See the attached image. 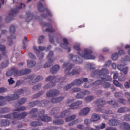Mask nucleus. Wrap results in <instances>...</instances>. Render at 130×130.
I'll use <instances>...</instances> for the list:
<instances>
[{"label":"nucleus","instance_id":"1","mask_svg":"<svg viewBox=\"0 0 130 130\" xmlns=\"http://www.w3.org/2000/svg\"><path fill=\"white\" fill-rule=\"evenodd\" d=\"M62 68L65 69L64 73L66 75L69 76H75L76 75H79L80 73L82 72V68L80 66H76L75 67V64L70 63V62H64L62 64ZM74 68L72 70V69ZM72 71L71 72V71Z\"/></svg>","mask_w":130,"mask_h":130},{"label":"nucleus","instance_id":"2","mask_svg":"<svg viewBox=\"0 0 130 130\" xmlns=\"http://www.w3.org/2000/svg\"><path fill=\"white\" fill-rule=\"evenodd\" d=\"M109 74V71H108V70L107 69L103 68L101 70H95L94 71H93L91 73V76L92 77V78H94V77H96V78H100L101 80L103 82H111L112 81V78H111V77L109 75L106 76V78L102 77L104 76H105V75H107Z\"/></svg>","mask_w":130,"mask_h":130},{"label":"nucleus","instance_id":"3","mask_svg":"<svg viewBox=\"0 0 130 130\" xmlns=\"http://www.w3.org/2000/svg\"><path fill=\"white\" fill-rule=\"evenodd\" d=\"M80 47V45L79 44L74 46V49L77 50L79 55L81 56V57H83V58H85V59H94V58H95V56L91 55L92 51L88 49H85L84 50V53H80L81 49Z\"/></svg>","mask_w":130,"mask_h":130},{"label":"nucleus","instance_id":"4","mask_svg":"<svg viewBox=\"0 0 130 130\" xmlns=\"http://www.w3.org/2000/svg\"><path fill=\"white\" fill-rule=\"evenodd\" d=\"M23 8H25V4H21L20 7H18L16 9H12L11 13H9L8 16H7L5 19L6 22L10 23V22L13 21L14 15L18 14V13H19V10H21V9Z\"/></svg>","mask_w":130,"mask_h":130},{"label":"nucleus","instance_id":"5","mask_svg":"<svg viewBox=\"0 0 130 130\" xmlns=\"http://www.w3.org/2000/svg\"><path fill=\"white\" fill-rule=\"evenodd\" d=\"M89 80L87 78H79L74 80L72 82V84L74 87H80L82 84H84V82H88Z\"/></svg>","mask_w":130,"mask_h":130},{"label":"nucleus","instance_id":"6","mask_svg":"<svg viewBox=\"0 0 130 130\" xmlns=\"http://www.w3.org/2000/svg\"><path fill=\"white\" fill-rule=\"evenodd\" d=\"M69 58L71 59L73 62L75 63V64H82V63H83V59L78 55L70 54L69 55Z\"/></svg>","mask_w":130,"mask_h":130},{"label":"nucleus","instance_id":"7","mask_svg":"<svg viewBox=\"0 0 130 130\" xmlns=\"http://www.w3.org/2000/svg\"><path fill=\"white\" fill-rule=\"evenodd\" d=\"M49 80H52L51 83H53L54 82V83L55 84V83H58V82L63 83L66 79L63 77L49 76L48 77H46V81H48Z\"/></svg>","mask_w":130,"mask_h":130},{"label":"nucleus","instance_id":"8","mask_svg":"<svg viewBox=\"0 0 130 130\" xmlns=\"http://www.w3.org/2000/svg\"><path fill=\"white\" fill-rule=\"evenodd\" d=\"M60 92L59 90L56 89H51L49 90L46 93V97L49 98H53V97H56L58 96Z\"/></svg>","mask_w":130,"mask_h":130},{"label":"nucleus","instance_id":"9","mask_svg":"<svg viewBox=\"0 0 130 130\" xmlns=\"http://www.w3.org/2000/svg\"><path fill=\"white\" fill-rule=\"evenodd\" d=\"M1 117L3 118H10V119H15V118H18V119H19V113L18 112H13L2 115Z\"/></svg>","mask_w":130,"mask_h":130},{"label":"nucleus","instance_id":"10","mask_svg":"<svg viewBox=\"0 0 130 130\" xmlns=\"http://www.w3.org/2000/svg\"><path fill=\"white\" fill-rule=\"evenodd\" d=\"M90 92L89 90H84L83 91H80L77 93L75 96V98H76V99H83L85 96L90 95Z\"/></svg>","mask_w":130,"mask_h":130},{"label":"nucleus","instance_id":"11","mask_svg":"<svg viewBox=\"0 0 130 130\" xmlns=\"http://www.w3.org/2000/svg\"><path fill=\"white\" fill-rule=\"evenodd\" d=\"M37 7L39 12H44V11H46L47 14H48V16H50V17L52 16V14H51L50 11L48 10L47 8L44 9L43 8V5L42 4V3H41V2H39L38 3Z\"/></svg>","mask_w":130,"mask_h":130},{"label":"nucleus","instance_id":"12","mask_svg":"<svg viewBox=\"0 0 130 130\" xmlns=\"http://www.w3.org/2000/svg\"><path fill=\"white\" fill-rule=\"evenodd\" d=\"M20 96L18 94H17L16 93L11 94L9 95L5 96V101H8L10 102V101H12L13 100H17V99H19Z\"/></svg>","mask_w":130,"mask_h":130},{"label":"nucleus","instance_id":"13","mask_svg":"<svg viewBox=\"0 0 130 130\" xmlns=\"http://www.w3.org/2000/svg\"><path fill=\"white\" fill-rule=\"evenodd\" d=\"M41 26L49 27L46 29V32H49V33H53V32H55V29L52 28V25H51V24L50 23H47L46 22H43L41 23Z\"/></svg>","mask_w":130,"mask_h":130},{"label":"nucleus","instance_id":"14","mask_svg":"<svg viewBox=\"0 0 130 130\" xmlns=\"http://www.w3.org/2000/svg\"><path fill=\"white\" fill-rule=\"evenodd\" d=\"M37 120H39V121H45V122H48L49 121H51V120H52V118L50 116H48L47 115H39Z\"/></svg>","mask_w":130,"mask_h":130},{"label":"nucleus","instance_id":"15","mask_svg":"<svg viewBox=\"0 0 130 130\" xmlns=\"http://www.w3.org/2000/svg\"><path fill=\"white\" fill-rule=\"evenodd\" d=\"M63 43L60 44V46L63 49H68V52H71V48L69 47V41H68V39L66 38L63 39Z\"/></svg>","mask_w":130,"mask_h":130},{"label":"nucleus","instance_id":"16","mask_svg":"<svg viewBox=\"0 0 130 130\" xmlns=\"http://www.w3.org/2000/svg\"><path fill=\"white\" fill-rule=\"evenodd\" d=\"M94 103L96 104L98 108H100V107H103L104 105H105V104H106V101L102 100V99L101 98H100L96 99L94 101Z\"/></svg>","mask_w":130,"mask_h":130},{"label":"nucleus","instance_id":"17","mask_svg":"<svg viewBox=\"0 0 130 130\" xmlns=\"http://www.w3.org/2000/svg\"><path fill=\"white\" fill-rule=\"evenodd\" d=\"M13 75H14L15 76H19V71H18V69H12L11 70H9L6 73L7 77H11V76H13Z\"/></svg>","mask_w":130,"mask_h":130},{"label":"nucleus","instance_id":"18","mask_svg":"<svg viewBox=\"0 0 130 130\" xmlns=\"http://www.w3.org/2000/svg\"><path fill=\"white\" fill-rule=\"evenodd\" d=\"M45 81L46 82H50V83H48L43 87L44 90H48V89H50V88H53V87H55V83L54 82H51V79H49V80L46 81V78Z\"/></svg>","mask_w":130,"mask_h":130},{"label":"nucleus","instance_id":"19","mask_svg":"<svg viewBox=\"0 0 130 130\" xmlns=\"http://www.w3.org/2000/svg\"><path fill=\"white\" fill-rule=\"evenodd\" d=\"M90 112V108H84L82 109L79 113V115L80 116H86L88 115V114Z\"/></svg>","mask_w":130,"mask_h":130},{"label":"nucleus","instance_id":"20","mask_svg":"<svg viewBox=\"0 0 130 130\" xmlns=\"http://www.w3.org/2000/svg\"><path fill=\"white\" fill-rule=\"evenodd\" d=\"M120 123V121L116 119H111L109 121V124L111 126H116Z\"/></svg>","mask_w":130,"mask_h":130},{"label":"nucleus","instance_id":"21","mask_svg":"<svg viewBox=\"0 0 130 130\" xmlns=\"http://www.w3.org/2000/svg\"><path fill=\"white\" fill-rule=\"evenodd\" d=\"M42 80H43V77L42 76L38 75L36 78L31 81V83L29 82V84L32 86L33 85H35V84H37L38 82L42 81Z\"/></svg>","mask_w":130,"mask_h":130},{"label":"nucleus","instance_id":"22","mask_svg":"<svg viewBox=\"0 0 130 130\" xmlns=\"http://www.w3.org/2000/svg\"><path fill=\"white\" fill-rule=\"evenodd\" d=\"M59 110H60L59 107H54L50 111V114L51 115H55V117L56 118V117L55 116H58L56 115L59 113Z\"/></svg>","mask_w":130,"mask_h":130},{"label":"nucleus","instance_id":"23","mask_svg":"<svg viewBox=\"0 0 130 130\" xmlns=\"http://www.w3.org/2000/svg\"><path fill=\"white\" fill-rule=\"evenodd\" d=\"M82 103L83 102L82 101H77L70 105L69 107L71 109H76V108H77V106L82 105Z\"/></svg>","mask_w":130,"mask_h":130},{"label":"nucleus","instance_id":"24","mask_svg":"<svg viewBox=\"0 0 130 130\" xmlns=\"http://www.w3.org/2000/svg\"><path fill=\"white\" fill-rule=\"evenodd\" d=\"M64 99V96H59L56 98H54L51 99V103L53 104L55 103H59V102H61L62 100Z\"/></svg>","mask_w":130,"mask_h":130},{"label":"nucleus","instance_id":"25","mask_svg":"<svg viewBox=\"0 0 130 130\" xmlns=\"http://www.w3.org/2000/svg\"><path fill=\"white\" fill-rule=\"evenodd\" d=\"M60 68V67L58 64L54 65L52 67L50 68V72L51 73V74L54 75V74H56V73L58 72V71H59Z\"/></svg>","mask_w":130,"mask_h":130},{"label":"nucleus","instance_id":"26","mask_svg":"<svg viewBox=\"0 0 130 130\" xmlns=\"http://www.w3.org/2000/svg\"><path fill=\"white\" fill-rule=\"evenodd\" d=\"M40 100H36L32 102H30L28 104V108H32V107H35L36 105H38V104H40Z\"/></svg>","mask_w":130,"mask_h":130},{"label":"nucleus","instance_id":"27","mask_svg":"<svg viewBox=\"0 0 130 130\" xmlns=\"http://www.w3.org/2000/svg\"><path fill=\"white\" fill-rule=\"evenodd\" d=\"M71 115V113L69 111H63L60 116H55L56 118H62V117H66Z\"/></svg>","mask_w":130,"mask_h":130},{"label":"nucleus","instance_id":"28","mask_svg":"<svg viewBox=\"0 0 130 130\" xmlns=\"http://www.w3.org/2000/svg\"><path fill=\"white\" fill-rule=\"evenodd\" d=\"M45 93V91L44 90H41L39 92L34 94L31 96L32 99H37L38 98H39L43 95Z\"/></svg>","mask_w":130,"mask_h":130},{"label":"nucleus","instance_id":"29","mask_svg":"<svg viewBox=\"0 0 130 130\" xmlns=\"http://www.w3.org/2000/svg\"><path fill=\"white\" fill-rule=\"evenodd\" d=\"M100 119V115L99 114L93 113L90 119L91 121H98Z\"/></svg>","mask_w":130,"mask_h":130},{"label":"nucleus","instance_id":"30","mask_svg":"<svg viewBox=\"0 0 130 130\" xmlns=\"http://www.w3.org/2000/svg\"><path fill=\"white\" fill-rule=\"evenodd\" d=\"M31 72V70L28 69H24L19 71V76H24V75H28V74H30Z\"/></svg>","mask_w":130,"mask_h":130},{"label":"nucleus","instance_id":"31","mask_svg":"<svg viewBox=\"0 0 130 130\" xmlns=\"http://www.w3.org/2000/svg\"><path fill=\"white\" fill-rule=\"evenodd\" d=\"M27 102V99L25 98H22L18 102L17 104L15 105V107H19V106H21V105H23L24 103Z\"/></svg>","mask_w":130,"mask_h":130},{"label":"nucleus","instance_id":"32","mask_svg":"<svg viewBox=\"0 0 130 130\" xmlns=\"http://www.w3.org/2000/svg\"><path fill=\"white\" fill-rule=\"evenodd\" d=\"M55 60L52 59H48L47 62H46L44 66V68L46 69V68H50L52 64H53V62H54Z\"/></svg>","mask_w":130,"mask_h":130},{"label":"nucleus","instance_id":"33","mask_svg":"<svg viewBox=\"0 0 130 130\" xmlns=\"http://www.w3.org/2000/svg\"><path fill=\"white\" fill-rule=\"evenodd\" d=\"M76 117H77V115L76 114H73L71 116H67L65 118V121H66V122H70V121H72L74 119H76Z\"/></svg>","mask_w":130,"mask_h":130},{"label":"nucleus","instance_id":"34","mask_svg":"<svg viewBox=\"0 0 130 130\" xmlns=\"http://www.w3.org/2000/svg\"><path fill=\"white\" fill-rule=\"evenodd\" d=\"M38 112V109L37 108H32L28 112V114H31L32 117H36V116H37Z\"/></svg>","mask_w":130,"mask_h":130},{"label":"nucleus","instance_id":"35","mask_svg":"<svg viewBox=\"0 0 130 130\" xmlns=\"http://www.w3.org/2000/svg\"><path fill=\"white\" fill-rule=\"evenodd\" d=\"M120 127L121 129L127 130L129 128V124L126 122H122L120 124Z\"/></svg>","mask_w":130,"mask_h":130},{"label":"nucleus","instance_id":"36","mask_svg":"<svg viewBox=\"0 0 130 130\" xmlns=\"http://www.w3.org/2000/svg\"><path fill=\"white\" fill-rule=\"evenodd\" d=\"M0 124L2 126H8L10 125V121L7 119L0 120Z\"/></svg>","mask_w":130,"mask_h":130},{"label":"nucleus","instance_id":"37","mask_svg":"<svg viewBox=\"0 0 130 130\" xmlns=\"http://www.w3.org/2000/svg\"><path fill=\"white\" fill-rule=\"evenodd\" d=\"M107 103L110 105H112L113 108H116L118 106V103L114 100L108 101L107 102Z\"/></svg>","mask_w":130,"mask_h":130},{"label":"nucleus","instance_id":"38","mask_svg":"<svg viewBox=\"0 0 130 130\" xmlns=\"http://www.w3.org/2000/svg\"><path fill=\"white\" fill-rule=\"evenodd\" d=\"M33 19V14L30 12L26 13V17L25 18L26 22H31V20Z\"/></svg>","mask_w":130,"mask_h":130},{"label":"nucleus","instance_id":"39","mask_svg":"<svg viewBox=\"0 0 130 130\" xmlns=\"http://www.w3.org/2000/svg\"><path fill=\"white\" fill-rule=\"evenodd\" d=\"M42 125V123L41 122L39 121H32L30 123V126H33L34 127H36V126H40Z\"/></svg>","mask_w":130,"mask_h":130},{"label":"nucleus","instance_id":"40","mask_svg":"<svg viewBox=\"0 0 130 130\" xmlns=\"http://www.w3.org/2000/svg\"><path fill=\"white\" fill-rule=\"evenodd\" d=\"M53 123L55 125H61L64 123V121L62 119H58L53 121Z\"/></svg>","mask_w":130,"mask_h":130},{"label":"nucleus","instance_id":"41","mask_svg":"<svg viewBox=\"0 0 130 130\" xmlns=\"http://www.w3.org/2000/svg\"><path fill=\"white\" fill-rule=\"evenodd\" d=\"M94 99H95V98L93 95H89V96H86L84 98V101L86 102V103H90V102H91V101H93Z\"/></svg>","mask_w":130,"mask_h":130},{"label":"nucleus","instance_id":"42","mask_svg":"<svg viewBox=\"0 0 130 130\" xmlns=\"http://www.w3.org/2000/svg\"><path fill=\"white\" fill-rule=\"evenodd\" d=\"M11 111V109L10 108H0V113L1 114H4V113H8Z\"/></svg>","mask_w":130,"mask_h":130},{"label":"nucleus","instance_id":"43","mask_svg":"<svg viewBox=\"0 0 130 130\" xmlns=\"http://www.w3.org/2000/svg\"><path fill=\"white\" fill-rule=\"evenodd\" d=\"M27 67L29 68V69H31L36 64V62L33 60H27Z\"/></svg>","mask_w":130,"mask_h":130},{"label":"nucleus","instance_id":"44","mask_svg":"<svg viewBox=\"0 0 130 130\" xmlns=\"http://www.w3.org/2000/svg\"><path fill=\"white\" fill-rule=\"evenodd\" d=\"M85 68L87 70H95V65L93 63H88L86 64Z\"/></svg>","mask_w":130,"mask_h":130},{"label":"nucleus","instance_id":"45","mask_svg":"<svg viewBox=\"0 0 130 130\" xmlns=\"http://www.w3.org/2000/svg\"><path fill=\"white\" fill-rule=\"evenodd\" d=\"M42 87V83H38L34 86H32V89L34 91H38Z\"/></svg>","mask_w":130,"mask_h":130},{"label":"nucleus","instance_id":"46","mask_svg":"<svg viewBox=\"0 0 130 130\" xmlns=\"http://www.w3.org/2000/svg\"><path fill=\"white\" fill-rule=\"evenodd\" d=\"M40 103H41L40 104H41V106H42V107H45V106H47L49 104H50V102H49L48 100H44L42 102L40 101Z\"/></svg>","mask_w":130,"mask_h":130},{"label":"nucleus","instance_id":"47","mask_svg":"<svg viewBox=\"0 0 130 130\" xmlns=\"http://www.w3.org/2000/svg\"><path fill=\"white\" fill-rule=\"evenodd\" d=\"M110 86H111V83L110 82H103L102 84V87L104 89H108L110 88Z\"/></svg>","mask_w":130,"mask_h":130},{"label":"nucleus","instance_id":"48","mask_svg":"<svg viewBox=\"0 0 130 130\" xmlns=\"http://www.w3.org/2000/svg\"><path fill=\"white\" fill-rule=\"evenodd\" d=\"M113 84L114 85V86H116V87H118V88H122V87H123L122 84H121V83H119V82H118V81L116 80H113Z\"/></svg>","mask_w":130,"mask_h":130},{"label":"nucleus","instance_id":"49","mask_svg":"<svg viewBox=\"0 0 130 130\" xmlns=\"http://www.w3.org/2000/svg\"><path fill=\"white\" fill-rule=\"evenodd\" d=\"M12 39H16V36L12 35L8 38V40L9 41V45L11 46L13 44Z\"/></svg>","mask_w":130,"mask_h":130},{"label":"nucleus","instance_id":"50","mask_svg":"<svg viewBox=\"0 0 130 130\" xmlns=\"http://www.w3.org/2000/svg\"><path fill=\"white\" fill-rule=\"evenodd\" d=\"M9 60H7L6 61L3 62L1 64V69H5V68H7L8 66H9Z\"/></svg>","mask_w":130,"mask_h":130},{"label":"nucleus","instance_id":"51","mask_svg":"<svg viewBox=\"0 0 130 130\" xmlns=\"http://www.w3.org/2000/svg\"><path fill=\"white\" fill-rule=\"evenodd\" d=\"M81 91V88L79 87H74L70 90V93H77Z\"/></svg>","mask_w":130,"mask_h":130},{"label":"nucleus","instance_id":"52","mask_svg":"<svg viewBox=\"0 0 130 130\" xmlns=\"http://www.w3.org/2000/svg\"><path fill=\"white\" fill-rule=\"evenodd\" d=\"M6 50V46L4 45H0V51L2 52L3 55H6L7 54V52L5 51Z\"/></svg>","mask_w":130,"mask_h":130},{"label":"nucleus","instance_id":"53","mask_svg":"<svg viewBox=\"0 0 130 130\" xmlns=\"http://www.w3.org/2000/svg\"><path fill=\"white\" fill-rule=\"evenodd\" d=\"M28 115V113L26 112H23L19 113V119H23V118H25V116Z\"/></svg>","mask_w":130,"mask_h":130},{"label":"nucleus","instance_id":"54","mask_svg":"<svg viewBox=\"0 0 130 130\" xmlns=\"http://www.w3.org/2000/svg\"><path fill=\"white\" fill-rule=\"evenodd\" d=\"M22 43L23 45V49H25L26 47H27V43H28V40H27L26 37H24Z\"/></svg>","mask_w":130,"mask_h":130},{"label":"nucleus","instance_id":"55","mask_svg":"<svg viewBox=\"0 0 130 130\" xmlns=\"http://www.w3.org/2000/svg\"><path fill=\"white\" fill-rule=\"evenodd\" d=\"M118 113H124L126 112V107H123L119 108L117 110Z\"/></svg>","mask_w":130,"mask_h":130},{"label":"nucleus","instance_id":"56","mask_svg":"<svg viewBox=\"0 0 130 130\" xmlns=\"http://www.w3.org/2000/svg\"><path fill=\"white\" fill-rule=\"evenodd\" d=\"M72 87H74V85H73V84H72V82L67 85H66L65 87H63L64 91H68V90H70L71 88Z\"/></svg>","mask_w":130,"mask_h":130},{"label":"nucleus","instance_id":"57","mask_svg":"<svg viewBox=\"0 0 130 130\" xmlns=\"http://www.w3.org/2000/svg\"><path fill=\"white\" fill-rule=\"evenodd\" d=\"M9 31L10 33L14 34L16 32V27H15V26L13 25H11L9 28Z\"/></svg>","mask_w":130,"mask_h":130},{"label":"nucleus","instance_id":"58","mask_svg":"<svg viewBox=\"0 0 130 130\" xmlns=\"http://www.w3.org/2000/svg\"><path fill=\"white\" fill-rule=\"evenodd\" d=\"M27 109V107L23 106L21 107H20L19 108H17L15 109V111H24V110H26Z\"/></svg>","mask_w":130,"mask_h":130},{"label":"nucleus","instance_id":"59","mask_svg":"<svg viewBox=\"0 0 130 130\" xmlns=\"http://www.w3.org/2000/svg\"><path fill=\"white\" fill-rule=\"evenodd\" d=\"M121 62V64H119L117 65V68L118 69V70H119V71H121V72L122 71L123 69H124L123 68V66H125V64L123 63V62Z\"/></svg>","mask_w":130,"mask_h":130},{"label":"nucleus","instance_id":"60","mask_svg":"<svg viewBox=\"0 0 130 130\" xmlns=\"http://www.w3.org/2000/svg\"><path fill=\"white\" fill-rule=\"evenodd\" d=\"M130 60V57L128 56H125V59L123 58H121V61L123 62V63H125L124 61H129Z\"/></svg>","mask_w":130,"mask_h":130},{"label":"nucleus","instance_id":"61","mask_svg":"<svg viewBox=\"0 0 130 130\" xmlns=\"http://www.w3.org/2000/svg\"><path fill=\"white\" fill-rule=\"evenodd\" d=\"M118 102H119V103L123 104V105H124V104H125V103H126V100H125V99H122V98L119 99L118 100Z\"/></svg>","mask_w":130,"mask_h":130},{"label":"nucleus","instance_id":"62","mask_svg":"<svg viewBox=\"0 0 130 130\" xmlns=\"http://www.w3.org/2000/svg\"><path fill=\"white\" fill-rule=\"evenodd\" d=\"M84 87L85 88V89H88L91 87V83L90 82L87 81V82H84Z\"/></svg>","mask_w":130,"mask_h":130},{"label":"nucleus","instance_id":"63","mask_svg":"<svg viewBox=\"0 0 130 130\" xmlns=\"http://www.w3.org/2000/svg\"><path fill=\"white\" fill-rule=\"evenodd\" d=\"M124 120L126 121H130V114L125 115L123 117Z\"/></svg>","mask_w":130,"mask_h":130},{"label":"nucleus","instance_id":"64","mask_svg":"<svg viewBox=\"0 0 130 130\" xmlns=\"http://www.w3.org/2000/svg\"><path fill=\"white\" fill-rule=\"evenodd\" d=\"M115 96L116 98H120L122 97V93L120 92H116L115 93Z\"/></svg>","mask_w":130,"mask_h":130}]
</instances>
